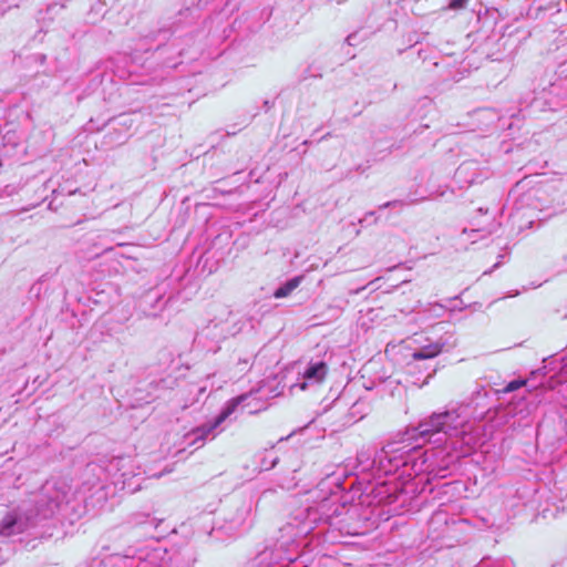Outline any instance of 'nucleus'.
Wrapping results in <instances>:
<instances>
[{
  "mask_svg": "<svg viewBox=\"0 0 567 567\" xmlns=\"http://www.w3.org/2000/svg\"><path fill=\"white\" fill-rule=\"evenodd\" d=\"M308 389L307 380L300 384V390L306 391Z\"/></svg>",
  "mask_w": 567,
  "mask_h": 567,
  "instance_id": "obj_14",
  "label": "nucleus"
},
{
  "mask_svg": "<svg viewBox=\"0 0 567 567\" xmlns=\"http://www.w3.org/2000/svg\"><path fill=\"white\" fill-rule=\"evenodd\" d=\"M116 246H117V248H123V247L125 246V244H123V243H117V244H116Z\"/></svg>",
  "mask_w": 567,
  "mask_h": 567,
  "instance_id": "obj_17",
  "label": "nucleus"
},
{
  "mask_svg": "<svg viewBox=\"0 0 567 567\" xmlns=\"http://www.w3.org/2000/svg\"><path fill=\"white\" fill-rule=\"evenodd\" d=\"M350 227H352V228H353V231L355 233V235H358V234H359V230L355 228V224H351V225H350Z\"/></svg>",
  "mask_w": 567,
  "mask_h": 567,
  "instance_id": "obj_16",
  "label": "nucleus"
},
{
  "mask_svg": "<svg viewBox=\"0 0 567 567\" xmlns=\"http://www.w3.org/2000/svg\"><path fill=\"white\" fill-rule=\"evenodd\" d=\"M17 522H18L17 515L12 514V513H8L2 518V520L0 523L1 534L7 535V536L10 535L11 530L14 527V525L17 524Z\"/></svg>",
  "mask_w": 567,
  "mask_h": 567,
  "instance_id": "obj_5",
  "label": "nucleus"
},
{
  "mask_svg": "<svg viewBox=\"0 0 567 567\" xmlns=\"http://www.w3.org/2000/svg\"><path fill=\"white\" fill-rule=\"evenodd\" d=\"M355 39H357V34H350V35L347 38V42L349 43V45H354V43H355Z\"/></svg>",
  "mask_w": 567,
  "mask_h": 567,
  "instance_id": "obj_12",
  "label": "nucleus"
},
{
  "mask_svg": "<svg viewBox=\"0 0 567 567\" xmlns=\"http://www.w3.org/2000/svg\"><path fill=\"white\" fill-rule=\"evenodd\" d=\"M303 276H297L290 280H288L285 285L279 287L275 292L274 297L276 299H281L288 297L295 289L299 287L302 282Z\"/></svg>",
  "mask_w": 567,
  "mask_h": 567,
  "instance_id": "obj_3",
  "label": "nucleus"
},
{
  "mask_svg": "<svg viewBox=\"0 0 567 567\" xmlns=\"http://www.w3.org/2000/svg\"><path fill=\"white\" fill-rule=\"evenodd\" d=\"M441 352V347L437 344L427 346V359L437 355Z\"/></svg>",
  "mask_w": 567,
  "mask_h": 567,
  "instance_id": "obj_10",
  "label": "nucleus"
},
{
  "mask_svg": "<svg viewBox=\"0 0 567 567\" xmlns=\"http://www.w3.org/2000/svg\"><path fill=\"white\" fill-rule=\"evenodd\" d=\"M247 395L241 394L236 398H233L228 401L226 408L221 411V413L216 417L212 429L218 427L223 422L226 421L237 409V406L246 400Z\"/></svg>",
  "mask_w": 567,
  "mask_h": 567,
  "instance_id": "obj_2",
  "label": "nucleus"
},
{
  "mask_svg": "<svg viewBox=\"0 0 567 567\" xmlns=\"http://www.w3.org/2000/svg\"><path fill=\"white\" fill-rule=\"evenodd\" d=\"M396 206H402V203L399 202V200H392V202H388L383 205H381L379 208L380 209H383V208H388V207H396Z\"/></svg>",
  "mask_w": 567,
  "mask_h": 567,
  "instance_id": "obj_11",
  "label": "nucleus"
},
{
  "mask_svg": "<svg viewBox=\"0 0 567 567\" xmlns=\"http://www.w3.org/2000/svg\"><path fill=\"white\" fill-rule=\"evenodd\" d=\"M272 105H274V103H272V102L265 101V106H266V109H267V110L271 109V107H272Z\"/></svg>",
  "mask_w": 567,
  "mask_h": 567,
  "instance_id": "obj_15",
  "label": "nucleus"
},
{
  "mask_svg": "<svg viewBox=\"0 0 567 567\" xmlns=\"http://www.w3.org/2000/svg\"><path fill=\"white\" fill-rule=\"evenodd\" d=\"M378 221V217L375 216V212H369L364 215L363 218L359 219V224L362 227L373 225Z\"/></svg>",
  "mask_w": 567,
  "mask_h": 567,
  "instance_id": "obj_7",
  "label": "nucleus"
},
{
  "mask_svg": "<svg viewBox=\"0 0 567 567\" xmlns=\"http://www.w3.org/2000/svg\"><path fill=\"white\" fill-rule=\"evenodd\" d=\"M329 368L326 362H317L310 364L303 372V379L307 381H315L317 383H323L327 379Z\"/></svg>",
  "mask_w": 567,
  "mask_h": 567,
  "instance_id": "obj_1",
  "label": "nucleus"
},
{
  "mask_svg": "<svg viewBox=\"0 0 567 567\" xmlns=\"http://www.w3.org/2000/svg\"><path fill=\"white\" fill-rule=\"evenodd\" d=\"M486 235V231L484 229H471V231L468 233L466 229L463 230L462 233V236H468L470 238V244H475L477 243V239L478 238H484Z\"/></svg>",
  "mask_w": 567,
  "mask_h": 567,
  "instance_id": "obj_6",
  "label": "nucleus"
},
{
  "mask_svg": "<svg viewBox=\"0 0 567 567\" xmlns=\"http://www.w3.org/2000/svg\"><path fill=\"white\" fill-rule=\"evenodd\" d=\"M402 8L414 16L423 17L425 13V0H401Z\"/></svg>",
  "mask_w": 567,
  "mask_h": 567,
  "instance_id": "obj_4",
  "label": "nucleus"
},
{
  "mask_svg": "<svg viewBox=\"0 0 567 567\" xmlns=\"http://www.w3.org/2000/svg\"><path fill=\"white\" fill-rule=\"evenodd\" d=\"M468 0H451L450 8L453 10H460L466 7Z\"/></svg>",
  "mask_w": 567,
  "mask_h": 567,
  "instance_id": "obj_9",
  "label": "nucleus"
},
{
  "mask_svg": "<svg viewBox=\"0 0 567 567\" xmlns=\"http://www.w3.org/2000/svg\"><path fill=\"white\" fill-rule=\"evenodd\" d=\"M526 381L524 380H514L512 382H509L506 388H505V392H513V391H516L518 390L519 388H522L523 385H525Z\"/></svg>",
  "mask_w": 567,
  "mask_h": 567,
  "instance_id": "obj_8",
  "label": "nucleus"
},
{
  "mask_svg": "<svg viewBox=\"0 0 567 567\" xmlns=\"http://www.w3.org/2000/svg\"><path fill=\"white\" fill-rule=\"evenodd\" d=\"M413 357H414V359H417V360L425 359V353L416 352V353L413 354Z\"/></svg>",
  "mask_w": 567,
  "mask_h": 567,
  "instance_id": "obj_13",
  "label": "nucleus"
}]
</instances>
